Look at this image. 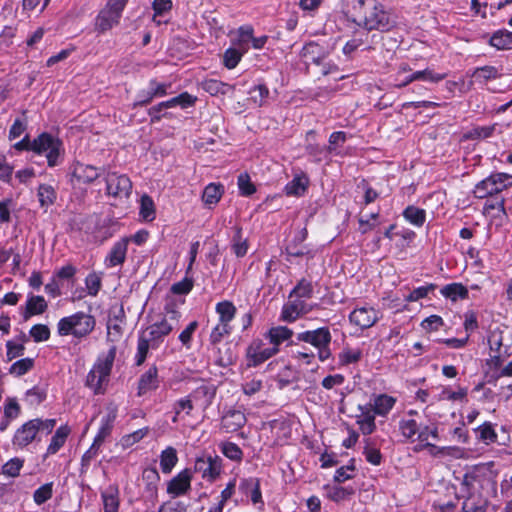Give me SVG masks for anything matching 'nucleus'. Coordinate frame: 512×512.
Listing matches in <instances>:
<instances>
[{"label":"nucleus","mask_w":512,"mask_h":512,"mask_svg":"<svg viewBox=\"0 0 512 512\" xmlns=\"http://www.w3.org/2000/svg\"><path fill=\"white\" fill-rule=\"evenodd\" d=\"M354 21L367 30H390L394 22L388 12L376 0H355L353 3Z\"/></svg>","instance_id":"obj_1"},{"label":"nucleus","mask_w":512,"mask_h":512,"mask_svg":"<svg viewBox=\"0 0 512 512\" xmlns=\"http://www.w3.org/2000/svg\"><path fill=\"white\" fill-rule=\"evenodd\" d=\"M215 392L207 386H200L188 396L176 400L173 404L172 422L177 423L185 416L191 415L195 408L205 411L211 404Z\"/></svg>","instance_id":"obj_2"},{"label":"nucleus","mask_w":512,"mask_h":512,"mask_svg":"<svg viewBox=\"0 0 512 512\" xmlns=\"http://www.w3.org/2000/svg\"><path fill=\"white\" fill-rule=\"evenodd\" d=\"M116 346L111 345L107 353L98 356L95 364L87 375L86 384L95 394L104 392L103 386L109 381V376L116 357Z\"/></svg>","instance_id":"obj_3"},{"label":"nucleus","mask_w":512,"mask_h":512,"mask_svg":"<svg viewBox=\"0 0 512 512\" xmlns=\"http://www.w3.org/2000/svg\"><path fill=\"white\" fill-rule=\"evenodd\" d=\"M95 325L96 320L92 315L79 311L61 318L57 323V333L60 336L72 335L82 339L94 330Z\"/></svg>","instance_id":"obj_4"},{"label":"nucleus","mask_w":512,"mask_h":512,"mask_svg":"<svg viewBox=\"0 0 512 512\" xmlns=\"http://www.w3.org/2000/svg\"><path fill=\"white\" fill-rule=\"evenodd\" d=\"M180 317V312L175 308L166 307L163 317L141 332L152 342V349H157L164 341V338L179 325Z\"/></svg>","instance_id":"obj_5"},{"label":"nucleus","mask_w":512,"mask_h":512,"mask_svg":"<svg viewBox=\"0 0 512 512\" xmlns=\"http://www.w3.org/2000/svg\"><path fill=\"white\" fill-rule=\"evenodd\" d=\"M296 340L311 345L316 350L320 362H325L332 356L330 348L332 334L327 326L299 332L296 334Z\"/></svg>","instance_id":"obj_6"},{"label":"nucleus","mask_w":512,"mask_h":512,"mask_svg":"<svg viewBox=\"0 0 512 512\" xmlns=\"http://www.w3.org/2000/svg\"><path fill=\"white\" fill-rule=\"evenodd\" d=\"M33 152L45 156L48 166L55 167L63 161L64 147L59 138L43 132L33 139Z\"/></svg>","instance_id":"obj_7"},{"label":"nucleus","mask_w":512,"mask_h":512,"mask_svg":"<svg viewBox=\"0 0 512 512\" xmlns=\"http://www.w3.org/2000/svg\"><path fill=\"white\" fill-rule=\"evenodd\" d=\"M55 425V419L42 420L36 418L29 420L16 430L13 437V445L18 448H24L31 444L37 438L38 433H51Z\"/></svg>","instance_id":"obj_8"},{"label":"nucleus","mask_w":512,"mask_h":512,"mask_svg":"<svg viewBox=\"0 0 512 512\" xmlns=\"http://www.w3.org/2000/svg\"><path fill=\"white\" fill-rule=\"evenodd\" d=\"M126 4L127 0H108L104 8L99 11L95 18V31L103 34L117 26Z\"/></svg>","instance_id":"obj_9"},{"label":"nucleus","mask_w":512,"mask_h":512,"mask_svg":"<svg viewBox=\"0 0 512 512\" xmlns=\"http://www.w3.org/2000/svg\"><path fill=\"white\" fill-rule=\"evenodd\" d=\"M511 186L512 174L492 173L475 185L473 194L478 199H484L494 194H499Z\"/></svg>","instance_id":"obj_10"},{"label":"nucleus","mask_w":512,"mask_h":512,"mask_svg":"<svg viewBox=\"0 0 512 512\" xmlns=\"http://www.w3.org/2000/svg\"><path fill=\"white\" fill-rule=\"evenodd\" d=\"M222 468V459L217 455H201L194 463V471L207 482L216 481L222 473Z\"/></svg>","instance_id":"obj_11"},{"label":"nucleus","mask_w":512,"mask_h":512,"mask_svg":"<svg viewBox=\"0 0 512 512\" xmlns=\"http://www.w3.org/2000/svg\"><path fill=\"white\" fill-rule=\"evenodd\" d=\"M106 193L115 199L126 200L132 193V182L125 174L109 172L105 176Z\"/></svg>","instance_id":"obj_12"},{"label":"nucleus","mask_w":512,"mask_h":512,"mask_svg":"<svg viewBox=\"0 0 512 512\" xmlns=\"http://www.w3.org/2000/svg\"><path fill=\"white\" fill-rule=\"evenodd\" d=\"M277 354L264 339H253L246 348V361L248 367H257Z\"/></svg>","instance_id":"obj_13"},{"label":"nucleus","mask_w":512,"mask_h":512,"mask_svg":"<svg viewBox=\"0 0 512 512\" xmlns=\"http://www.w3.org/2000/svg\"><path fill=\"white\" fill-rule=\"evenodd\" d=\"M381 317L382 314L379 310L372 306L364 305L356 307L351 311L349 314V321L352 325L364 330L374 326Z\"/></svg>","instance_id":"obj_14"},{"label":"nucleus","mask_w":512,"mask_h":512,"mask_svg":"<svg viewBox=\"0 0 512 512\" xmlns=\"http://www.w3.org/2000/svg\"><path fill=\"white\" fill-rule=\"evenodd\" d=\"M192 472L190 469H184L175 475L167 483V493L172 498H177L188 494L191 490Z\"/></svg>","instance_id":"obj_15"},{"label":"nucleus","mask_w":512,"mask_h":512,"mask_svg":"<svg viewBox=\"0 0 512 512\" xmlns=\"http://www.w3.org/2000/svg\"><path fill=\"white\" fill-rule=\"evenodd\" d=\"M101 175V168L76 162L72 166L73 185L91 184Z\"/></svg>","instance_id":"obj_16"},{"label":"nucleus","mask_w":512,"mask_h":512,"mask_svg":"<svg viewBox=\"0 0 512 512\" xmlns=\"http://www.w3.org/2000/svg\"><path fill=\"white\" fill-rule=\"evenodd\" d=\"M488 344L490 350L493 354H491V366L495 369L501 367L505 357L507 354V349H503V333L502 331L495 329L490 331L488 335Z\"/></svg>","instance_id":"obj_17"},{"label":"nucleus","mask_w":512,"mask_h":512,"mask_svg":"<svg viewBox=\"0 0 512 512\" xmlns=\"http://www.w3.org/2000/svg\"><path fill=\"white\" fill-rule=\"evenodd\" d=\"M312 308L304 300L295 298L282 307L281 320L289 323L295 322L302 315L309 313Z\"/></svg>","instance_id":"obj_18"},{"label":"nucleus","mask_w":512,"mask_h":512,"mask_svg":"<svg viewBox=\"0 0 512 512\" xmlns=\"http://www.w3.org/2000/svg\"><path fill=\"white\" fill-rule=\"evenodd\" d=\"M129 241L128 237H124L113 244L104 260L107 268H113L125 262Z\"/></svg>","instance_id":"obj_19"},{"label":"nucleus","mask_w":512,"mask_h":512,"mask_svg":"<svg viewBox=\"0 0 512 512\" xmlns=\"http://www.w3.org/2000/svg\"><path fill=\"white\" fill-rule=\"evenodd\" d=\"M446 77L445 74L436 73L430 68H426L424 70L414 71L408 75H406L404 78L399 79V87L403 88L409 85L410 83L414 81H424V82H430V83H438L442 81Z\"/></svg>","instance_id":"obj_20"},{"label":"nucleus","mask_w":512,"mask_h":512,"mask_svg":"<svg viewBox=\"0 0 512 512\" xmlns=\"http://www.w3.org/2000/svg\"><path fill=\"white\" fill-rule=\"evenodd\" d=\"M239 491L246 497H249L254 505L263 504L260 480L258 478L249 477L241 479Z\"/></svg>","instance_id":"obj_21"},{"label":"nucleus","mask_w":512,"mask_h":512,"mask_svg":"<svg viewBox=\"0 0 512 512\" xmlns=\"http://www.w3.org/2000/svg\"><path fill=\"white\" fill-rule=\"evenodd\" d=\"M501 133H503V124L494 123L487 126H474L465 132L463 137L467 140H484Z\"/></svg>","instance_id":"obj_22"},{"label":"nucleus","mask_w":512,"mask_h":512,"mask_svg":"<svg viewBox=\"0 0 512 512\" xmlns=\"http://www.w3.org/2000/svg\"><path fill=\"white\" fill-rule=\"evenodd\" d=\"M397 399L388 394L374 395L368 407L374 412L375 415L385 417L393 409Z\"/></svg>","instance_id":"obj_23"},{"label":"nucleus","mask_w":512,"mask_h":512,"mask_svg":"<svg viewBox=\"0 0 512 512\" xmlns=\"http://www.w3.org/2000/svg\"><path fill=\"white\" fill-rule=\"evenodd\" d=\"M293 331L286 326H275L270 328L265 334L264 338L272 348L280 351V345L291 339Z\"/></svg>","instance_id":"obj_24"},{"label":"nucleus","mask_w":512,"mask_h":512,"mask_svg":"<svg viewBox=\"0 0 512 512\" xmlns=\"http://www.w3.org/2000/svg\"><path fill=\"white\" fill-rule=\"evenodd\" d=\"M361 412L356 416V423L363 435H371L376 430L375 414L368 405L358 407Z\"/></svg>","instance_id":"obj_25"},{"label":"nucleus","mask_w":512,"mask_h":512,"mask_svg":"<svg viewBox=\"0 0 512 512\" xmlns=\"http://www.w3.org/2000/svg\"><path fill=\"white\" fill-rule=\"evenodd\" d=\"M329 55V50L316 42L307 43L302 49V57L306 62L319 65Z\"/></svg>","instance_id":"obj_26"},{"label":"nucleus","mask_w":512,"mask_h":512,"mask_svg":"<svg viewBox=\"0 0 512 512\" xmlns=\"http://www.w3.org/2000/svg\"><path fill=\"white\" fill-rule=\"evenodd\" d=\"M123 326H124V313L123 310L120 309L119 315H114L110 317L107 323V341L115 345V343L119 342L123 335Z\"/></svg>","instance_id":"obj_27"},{"label":"nucleus","mask_w":512,"mask_h":512,"mask_svg":"<svg viewBox=\"0 0 512 512\" xmlns=\"http://www.w3.org/2000/svg\"><path fill=\"white\" fill-rule=\"evenodd\" d=\"M116 418L117 408L115 406L108 407L106 414L101 418L100 427L94 439L104 443L112 432Z\"/></svg>","instance_id":"obj_28"},{"label":"nucleus","mask_w":512,"mask_h":512,"mask_svg":"<svg viewBox=\"0 0 512 512\" xmlns=\"http://www.w3.org/2000/svg\"><path fill=\"white\" fill-rule=\"evenodd\" d=\"M308 186V176L305 173H298L285 185L284 192L287 196L300 197L306 193Z\"/></svg>","instance_id":"obj_29"},{"label":"nucleus","mask_w":512,"mask_h":512,"mask_svg":"<svg viewBox=\"0 0 512 512\" xmlns=\"http://www.w3.org/2000/svg\"><path fill=\"white\" fill-rule=\"evenodd\" d=\"M247 419L243 412L239 410H230L222 418L221 425L226 432L232 433L242 428Z\"/></svg>","instance_id":"obj_30"},{"label":"nucleus","mask_w":512,"mask_h":512,"mask_svg":"<svg viewBox=\"0 0 512 512\" xmlns=\"http://www.w3.org/2000/svg\"><path fill=\"white\" fill-rule=\"evenodd\" d=\"M159 386L158 370L156 366H151L143 373L138 382V395L142 396L149 391L157 389Z\"/></svg>","instance_id":"obj_31"},{"label":"nucleus","mask_w":512,"mask_h":512,"mask_svg":"<svg viewBox=\"0 0 512 512\" xmlns=\"http://www.w3.org/2000/svg\"><path fill=\"white\" fill-rule=\"evenodd\" d=\"M218 314V323L226 326H232L231 322L236 316L237 309L235 305L228 300L218 302L215 306Z\"/></svg>","instance_id":"obj_32"},{"label":"nucleus","mask_w":512,"mask_h":512,"mask_svg":"<svg viewBox=\"0 0 512 512\" xmlns=\"http://www.w3.org/2000/svg\"><path fill=\"white\" fill-rule=\"evenodd\" d=\"M172 7L173 4L171 0H154L152 2V9L154 11L153 22L158 26L168 23L169 19L165 17L170 14Z\"/></svg>","instance_id":"obj_33"},{"label":"nucleus","mask_w":512,"mask_h":512,"mask_svg":"<svg viewBox=\"0 0 512 512\" xmlns=\"http://www.w3.org/2000/svg\"><path fill=\"white\" fill-rule=\"evenodd\" d=\"M70 434V428L67 425L60 426L52 436L50 444L47 447L46 456L56 454L65 444Z\"/></svg>","instance_id":"obj_34"},{"label":"nucleus","mask_w":512,"mask_h":512,"mask_svg":"<svg viewBox=\"0 0 512 512\" xmlns=\"http://www.w3.org/2000/svg\"><path fill=\"white\" fill-rule=\"evenodd\" d=\"M254 29L251 25H244L238 28L236 32V39L234 45L242 52L247 53L250 49V44L253 39Z\"/></svg>","instance_id":"obj_35"},{"label":"nucleus","mask_w":512,"mask_h":512,"mask_svg":"<svg viewBox=\"0 0 512 512\" xmlns=\"http://www.w3.org/2000/svg\"><path fill=\"white\" fill-rule=\"evenodd\" d=\"M47 302L43 296L30 295L26 301V311L24 318L28 319L33 315H39L46 311Z\"/></svg>","instance_id":"obj_36"},{"label":"nucleus","mask_w":512,"mask_h":512,"mask_svg":"<svg viewBox=\"0 0 512 512\" xmlns=\"http://www.w3.org/2000/svg\"><path fill=\"white\" fill-rule=\"evenodd\" d=\"M440 293L453 302L468 298V289L461 283L447 284L441 288Z\"/></svg>","instance_id":"obj_37"},{"label":"nucleus","mask_w":512,"mask_h":512,"mask_svg":"<svg viewBox=\"0 0 512 512\" xmlns=\"http://www.w3.org/2000/svg\"><path fill=\"white\" fill-rule=\"evenodd\" d=\"M489 44L497 50L512 49V32L508 30H498L490 37Z\"/></svg>","instance_id":"obj_38"},{"label":"nucleus","mask_w":512,"mask_h":512,"mask_svg":"<svg viewBox=\"0 0 512 512\" xmlns=\"http://www.w3.org/2000/svg\"><path fill=\"white\" fill-rule=\"evenodd\" d=\"M402 215L407 222L416 227L423 226L426 221V211L414 205L407 206Z\"/></svg>","instance_id":"obj_39"},{"label":"nucleus","mask_w":512,"mask_h":512,"mask_svg":"<svg viewBox=\"0 0 512 512\" xmlns=\"http://www.w3.org/2000/svg\"><path fill=\"white\" fill-rule=\"evenodd\" d=\"M202 88L212 96L225 95L233 91V86L217 79H207L203 81Z\"/></svg>","instance_id":"obj_40"},{"label":"nucleus","mask_w":512,"mask_h":512,"mask_svg":"<svg viewBox=\"0 0 512 512\" xmlns=\"http://www.w3.org/2000/svg\"><path fill=\"white\" fill-rule=\"evenodd\" d=\"M178 462L177 451L169 446L161 452L160 467L164 474H169Z\"/></svg>","instance_id":"obj_41"},{"label":"nucleus","mask_w":512,"mask_h":512,"mask_svg":"<svg viewBox=\"0 0 512 512\" xmlns=\"http://www.w3.org/2000/svg\"><path fill=\"white\" fill-rule=\"evenodd\" d=\"M104 512H118L119 493L114 487H109L101 494Z\"/></svg>","instance_id":"obj_42"},{"label":"nucleus","mask_w":512,"mask_h":512,"mask_svg":"<svg viewBox=\"0 0 512 512\" xmlns=\"http://www.w3.org/2000/svg\"><path fill=\"white\" fill-rule=\"evenodd\" d=\"M224 192L221 184L210 183L208 184L202 195V199L206 205H215L219 202Z\"/></svg>","instance_id":"obj_43"},{"label":"nucleus","mask_w":512,"mask_h":512,"mask_svg":"<svg viewBox=\"0 0 512 512\" xmlns=\"http://www.w3.org/2000/svg\"><path fill=\"white\" fill-rule=\"evenodd\" d=\"M399 429L402 436L405 439L410 440L412 442H414L417 439L419 432L421 430V428L414 419H402L399 422Z\"/></svg>","instance_id":"obj_44"},{"label":"nucleus","mask_w":512,"mask_h":512,"mask_svg":"<svg viewBox=\"0 0 512 512\" xmlns=\"http://www.w3.org/2000/svg\"><path fill=\"white\" fill-rule=\"evenodd\" d=\"M38 200L42 208L47 209L51 206L57 197L55 189L48 184H41L37 191Z\"/></svg>","instance_id":"obj_45"},{"label":"nucleus","mask_w":512,"mask_h":512,"mask_svg":"<svg viewBox=\"0 0 512 512\" xmlns=\"http://www.w3.org/2000/svg\"><path fill=\"white\" fill-rule=\"evenodd\" d=\"M500 72L498 68L494 66H483L476 68L473 73L472 77L476 82L479 83H485L489 80L497 79L500 77Z\"/></svg>","instance_id":"obj_46"},{"label":"nucleus","mask_w":512,"mask_h":512,"mask_svg":"<svg viewBox=\"0 0 512 512\" xmlns=\"http://www.w3.org/2000/svg\"><path fill=\"white\" fill-rule=\"evenodd\" d=\"M152 349V342L148 338L140 333L137 341V351L135 354V364L137 366L142 365L148 355L149 350Z\"/></svg>","instance_id":"obj_47"},{"label":"nucleus","mask_w":512,"mask_h":512,"mask_svg":"<svg viewBox=\"0 0 512 512\" xmlns=\"http://www.w3.org/2000/svg\"><path fill=\"white\" fill-rule=\"evenodd\" d=\"M219 448L223 455L232 461L239 462L243 458V452L236 443L229 441L222 442Z\"/></svg>","instance_id":"obj_48"},{"label":"nucleus","mask_w":512,"mask_h":512,"mask_svg":"<svg viewBox=\"0 0 512 512\" xmlns=\"http://www.w3.org/2000/svg\"><path fill=\"white\" fill-rule=\"evenodd\" d=\"M362 358V351L359 348L344 347L339 353V362L341 365L354 364Z\"/></svg>","instance_id":"obj_49"},{"label":"nucleus","mask_w":512,"mask_h":512,"mask_svg":"<svg viewBox=\"0 0 512 512\" xmlns=\"http://www.w3.org/2000/svg\"><path fill=\"white\" fill-rule=\"evenodd\" d=\"M475 432L477 434V438L486 444L494 443L497 440V434L489 422H485L476 428Z\"/></svg>","instance_id":"obj_50"},{"label":"nucleus","mask_w":512,"mask_h":512,"mask_svg":"<svg viewBox=\"0 0 512 512\" xmlns=\"http://www.w3.org/2000/svg\"><path fill=\"white\" fill-rule=\"evenodd\" d=\"M232 331L233 326H226L217 323L210 333L209 341L213 346H216L222 341L224 337L229 336L232 333Z\"/></svg>","instance_id":"obj_51"},{"label":"nucleus","mask_w":512,"mask_h":512,"mask_svg":"<svg viewBox=\"0 0 512 512\" xmlns=\"http://www.w3.org/2000/svg\"><path fill=\"white\" fill-rule=\"evenodd\" d=\"M102 442L94 439L92 445L90 448L83 454L81 459V470H87L92 462L94 460L100 451V448L102 446Z\"/></svg>","instance_id":"obj_52"},{"label":"nucleus","mask_w":512,"mask_h":512,"mask_svg":"<svg viewBox=\"0 0 512 512\" xmlns=\"http://www.w3.org/2000/svg\"><path fill=\"white\" fill-rule=\"evenodd\" d=\"M140 216L146 221H152L155 218L154 202L148 195L141 197Z\"/></svg>","instance_id":"obj_53"},{"label":"nucleus","mask_w":512,"mask_h":512,"mask_svg":"<svg viewBox=\"0 0 512 512\" xmlns=\"http://www.w3.org/2000/svg\"><path fill=\"white\" fill-rule=\"evenodd\" d=\"M244 54L245 52H242L238 47L227 49L223 57L225 67L228 69L235 68Z\"/></svg>","instance_id":"obj_54"},{"label":"nucleus","mask_w":512,"mask_h":512,"mask_svg":"<svg viewBox=\"0 0 512 512\" xmlns=\"http://www.w3.org/2000/svg\"><path fill=\"white\" fill-rule=\"evenodd\" d=\"M250 99L258 106H262L266 103L267 98L269 96V89L263 85L259 84L251 88L249 91Z\"/></svg>","instance_id":"obj_55"},{"label":"nucleus","mask_w":512,"mask_h":512,"mask_svg":"<svg viewBox=\"0 0 512 512\" xmlns=\"http://www.w3.org/2000/svg\"><path fill=\"white\" fill-rule=\"evenodd\" d=\"M85 286H86L88 295L93 296V297L96 296L102 286L101 276L96 272H92V273L88 274L87 277L85 278Z\"/></svg>","instance_id":"obj_56"},{"label":"nucleus","mask_w":512,"mask_h":512,"mask_svg":"<svg viewBox=\"0 0 512 512\" xmlns=\"http://www.w3.org/2000/svg\"><path fill=\"white\" fill-rule=\"evenodd\" d=\"M425 447L430 448L431 450H437V452L441 453V455L444 456L462 458L465 455V450L457 446L437 447L434 444L427 442L425 444Z\"/></svg>","instance_id":"obj_57"},{"label":"nucleus","mask_w":512,"mask_h":512,"mask_svg":"<svg viewBox=\"0 0 512 512\" xmlns=\"http://www.w3.org/2000/svg\"><path fill=\"white\" fill-rule=\"evenodd\" d=\"M328 497L329 499L340 502L342 500L347 499L349 496H351L354 493V490L352 488L347 487H341V486H332L328 487Z\"/></svg>","instance_id":"obj_58"},{"label":"nucleus","mask_w":512,"mask_h":512,"mask_svg":"<svg viewBox=\"0 0 512 512\" xmlns=\"http://www.w3.org/2000/svg\"><path fill=\"white\" fill-rule=\"evenodd\" d=\"M24 461L20 458H12L2 466V473L8 477H16L22 469Z\"/></svg>","instance_id":"obj_59"},{"label":"nucleus","mask_w":512,"mask_h":512,"mask_svg":"<svg viewBox=\"0 0 512 512\" xmlns=\"http://www.w3.org/2000/svg\"><path fill=\"white\" fill-rule=\"evenodd\" d=\"M313 293V287L311 282L306 280H301L297 286L291 292L290 297H295L297 299H306L310 298Z\"/></svg>","instance_id":"obj_60"},{"label":"nucleus","mask_w":512,"mask_h":512,"mask_svg":"<svg viewBox=\"0 0 512 512\" xmlns=\"http://www.w3.org/2000/svg\"><path fill=\"white\" fill-rule=\"evenodd\" d=\"M33 365L34 361L32 358L20 359L11 365L10 373L15 376H22L31 370Z\"/></svg>","instance_id":"obj_61"},{"label":"nucleus","mask_w":512,"mask_h":512,"mask_svg":"<svg viewBox=\"0 0 512 512\" xmlns=\"http://www.w3.org/2000/svg\"><path fill=\"white\" fill-rule=\"evenodd\" d=\"M317 353L307 348L303 350L295 351L292 354V358L301 365H311L315 362Z\"/></svg>","instance_id":"obj_62"},{"label":"nucleus","mask_w":512,"mask_h":512,"mask_svg":"<svg viewBox=\"0 0 512 512\" xmlns=\"http://www.w3.org/2000/svg\"><path fill=\"white\" fill-rule=\"evenodd\" d=\"M485 503L482 499L468 497L462 504V512H485Z\"/></svg>","instance_id":"obj_63"},{"label":"nucleus","mask_w":512,"mask_h":512,"mask_svg":"<svg viewBox=\"0 0 512 512\" xmlns=\"http://www.w3.org/2000/svg\"><path fill=\"white\" fill-rule=\"evenodd\" d=\"M52 493V483H46L34 492L33 499L37 505H41L52 497Z\"/></svg>","instance_id":"obj_64"}]
</instances>
